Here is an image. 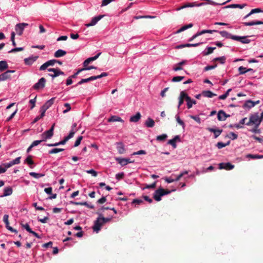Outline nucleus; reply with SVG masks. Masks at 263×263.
<instances>
[{
	"instance_id": "1",
	"label": "nucleus",
	"mask_w": 263,
	"mask_h": 263,
	"mask_svg": "<svg viewBox=\"0 0 263 263\" xmlns=\"http://www.w3.org/2000/svg\"><path fill=\"white\" fill-rule=\"evenodd\" d=\"M171 191L164 190L162 188H159L155 191L153 197L157 201H160L161 200V197L165 195L169 194L171 193Z\"/></svg>"
},
{
	"instance_id": "2",
	"label": "nucleus",
	"mask_w": 263,
	"mask_h": 263,
	"mask_svg": "<svg viewBox=\"0 0 263 263\" xmlns=\"http://www.w3.org/2000/svg\"><path fill=\"white\" fill-rule=\"evenodd\" d=\"M261 121L259 119V116L257 113L252 114L250 116L249 121L246 123L247 125H250L251 124L257 125L259 126Z\"/></svg>"
},
{
	"instance_id": "3",
	"label": "nucleus",
	"mask_w": 263,
	"mask_h": 263,
	"mask_svg": "<svg viewBox=\"0 0 263 263\" xmlns=\"http://www.w3.org/2000/svg\"><path fill=\"white\" fill-rule=\"evenodd\" d=\"M54 126L55 123L52 125L49 130L45 131L42 134L41 136L43 141H46L47 139H50L53 136Z\"/></svg>"
},
{
	"instance_id": "4",
	"label": "nucleus",
	"mask_w": 263,
	"mask_h": 263,
	"mask_svg": "<svg viewBox=\"0 0 263 263\" xmlns=\"http://www.w3.org/2000/svg\"><path fill=\"white\" fill-rule=\"evenodd\" d=\"M46 80L44 78H41L39 81L36 83L33 86L32 88L34 90H39L43 88L45 86Z\"/></svg>"
},
{
	"instance_id": "5",
	"label": "nucleus",
	"mask_w": 263,
	"mask_h": 263,
	"mask_svg": "<svg viewBox=\"0 0 263 263\" xmlns=\"http://www.w3.org/2000/svg\"><path fill=\"white\" fill-rule=\"evenodd\" d=\"M28 26V24L25 23H18L15 25V30L18 35H22L25 27Z\"/></svg>"
},
{
	"instance_id": "6",
	"label": "nucleus",
	"mask_w": 263,
	"mask_h": 263,
	"mask_svg": "<svg viewBox=\"0 0 263 263\" xmlns=\"http://www.w3.org/2000/svg\"><path fill=\"white\" fill-rule=\"evenodd\" d=\"M14 70H8L0 74V82L10 79L11 73H14Z\"/></svg>"
},
{
	"instance_id": "7",
	"label": "nucleus",
	"mask_w": 263,
	"mask_h": 263,
	"mask_svg": "<svg viewBox=\"0 0 263 263\" xmlns=\"http://www.w3.org/2000/svg\"><path fill=\"white\" fill-rule=\"evenodd\" d=\"M57 63V60L52 59L47 61L40 67V70L43 71L46 69L49 66H53Z\"/></svg>"
},
{
	"instance_id": "8",
	"label": "nucleus",
	"mask_w": 263,
	"mask_h": 263,
	"mask_svg": "<svg viewBox=\"0 0 263 263\" xmlns=\"http://www.w3.org/2000/svg\"><path fill=\"white\" fill-rule=\"evenodd\" d=\"M48 71L50 72H53V74H49V75L52 78H54L60 75H64V73L59 69L56 68H49Z\"/></svg>"
},
{
	"instance_id": "9",
	"label": "nucleus",
	"mask_w": 263,
	"mask_h": 263,
	"mask_svg": "<svg viewBox=\"0 0 263 263\" xmlns=\"http://www.w3.org/2000/svg\"><path fill=\"white\" fill-rule=\"evenodd\" d=\"M104 16V15H99L95 16L92 18L90 23L85 24V26L87 27L95 26Z\"/></svg>"
},
{
	"instance_id": "10",
	"label": "nucleus",
	"mask_w": 263,
	"mask_h": 263,
	"mask_svg": "<svg viewBox=\"0 0 263 263\" xmlns=\"http://www.w3.org/2000/svg\"><path fill=\"white\" fill-rule=\"evenodd\" d=\"M219 169L222 170L224 169L226 170H231L234 168V165L230 163H220L218 164Z\"/></svg>"
},
{
	"instance_id": "11",
	"label": "nucleus",
	"mask_w": 263,
	"mask_h": 263,
	"mask_svg": "<svg viewBox=\"0 0 263 263\" xmlns=\"http://www.w3.org/2000/svg\"><path fill=\"white\" fill-rule=\"evenodd\" d=\"M103 224L102 223L100 217H98L97 219L95 221L94 226L92 228L93 231L96 232H98L100 230L101 227Z\"/></svg>"
},
{
	"instance_id": "12",
	"label": "nucleus",
	"mask_w": 263,
	"mask_h": 263,
	"mask_svg": "<svg viewBox=\"0 0 263 263\" xmlns=\"http://www.w3.org/2000/svg\"><path fill=\"white\" fill-rule=\"evenodd\" d=\"M247 36H239L235 35V37H233V40L241 42L242 44H248L250 42V40L247 39Z\"/></svg>"
},
{
	"instance_id": "13",
	"label": "nucleus",
	"mask_w": 263,
	"mask_h": 263,
	"mask_svg": "<svg viewBox=\"0 0 263 263\" xmlns=\"http://www.w3.org/2000/svg\"><path fill=\"white\" fill-rule=\"evenodd\" d=\"M186 97L187 93L185 91H182L180 92V96L179 97L178 108H179L180 106L183 103L184 100L186 101Z\"/></svg>"
},
{
	"instance_id": "14",
	"label": "nucleus",
	"mask_w": 263,
	"mask_h": 263,
	"mask_svg": "<svg viewBox=\"0 0 263 263\" xmlns=\"http://www.w3.org/2000/svg\"><path fill=\"white\" fill-rule=\"evenodd\" d=\"M101 54V52H99V53H98L97 55H96L95 56H94V57H90V58H89L87 59H86V60L83 62V66H84V67H86V66H87L88 65V64H89L90 62H92V61H95V60H97V59L99 58V57L100 55V54Z\"/></svg>"
},
{
	"instance_id": "15",
	"label": "nucleus",
	"mask_w": 263,
	"mask_h": 263,
	"mask_svg": "<svg viewBox=\"0 0 263 263\" xmlns=\"http://www.w3.org/2000/svg\"><path fill=\"white\" fill-rule=\"evenodd\" d=\"M116 145H117L118 152L120 154H123L125 153V146L122 142H117Z\"/></svg>"
},
{
	"instance_id": "16",
	"label": "nucleus",
	"mask_w": 263,
	"mask_h": 263,
	"mask_svg": "<svg viewBox=\"0 0 263 263\" xmlns=\"http://www.w3.org/2000/svg\"><path fill=\"white\" fill-rule=\"evenodd\" d=\"M38 56H35L26 58L24 59V63L26 65H31L38 59Z\"/></svg>"
},
{
	"instance_id": "17",
	"label": "nucleus",
	"mask_w": 263,
	"mask_h": 263,
	"mask_svg": "<svg viewBox=\"0 0 263 263\" xmlns=\"http://www.w3.org/2000/svg\"><path fill=\"white\" fill-rule=\"evenodd\" d=\"M116 160L118 162V163L120 164L122 166H124L129 163H132L133 162L130 161L129 159L126 158H117Z\"/></svg>"
},
{
	"instance_id": "18",
	"label": "nucleus",
	"mask_w": 263,
	"mask_h": 263,
	"mask_svg": "<svg viewBox=\"0 0 263 263\" xmlns=\"http://www.w3.org/2000/svg\"><path fill=\"white\" fill-rule=\"evenodd\" d=\"M73 137V132L72 131V132H70L68 135L65 137L63 140L59 142V144H60V145H64L66 143L67 141L72 138Z\"/></svg>"
},
{
	"instance_id": "19",
	"label": "nucleus",
	"mask_w": 263,
	"mask_h": 263,
	"mask_svg": "<svg viewBox=\"0 0 263 263\" xmlns=\"http://www.w3.org/2000/svg\"><path fill=\"white\" fill-rule=\"evenodd\" d=\"M243 24L246 26H251L256 25L263 24V22L260 21H254L249 22H243Z\"/></svg>"
},
{
	"instance_id": "20",
	"label": "nucleus",
	"mask_w": 263,
	"mask_h": 263,
	"mask_svg": "<svg viewBox=\"0 0 263 263\" xmlns=\"http://www.w3.org/2000/svg\"><path fill=\"white\" fill-rule=\"evenodd\" d=\"M187 106L189 109L192 107L193 104H196L195 100H192L190 97L187 95L186 97Z\"/></svg>"
},
{
	"instance_id": "21",
	"label": "nucleus",
	"mask_w": 263,
	"mask_h": 263,
	"mask_svg": "<svg viewBox=\"0 0 263 263\" xmlns=\"http://www.w3.org/2000/svg\"><path fill=\"white\" fill-rule=\"evenodd\" d=\"M141 117V114L138 112L135 115L130 117L129 121L131 122H137L140 119Z\"/></svg>"
},
{
	"instance_id": "22",
	"label": "nucleus",
	"mask_w": 263,
	"mask_h": 263,
	"mask_svg": "<svg viewBox=\"0 0 263 263\" xmlns=\"http://www.w3.org/2000/svg\"><path fill=\"white\" fill-rule=\"evenodd\" d=\"M219 33L222 37H224L227 39H231L233 40V37L235 36V35H232L226 31H219Z\"/></svg>"
},
{
	"instance_id": "23",
	"label": "nucleus",
	"mask_w": 263,
	"mask_h": 263,
	"mask_svg": "<svg viewBox=\"0 0 263 263\" xmlns=\"http://www.w3.org/2000/svg\"><path fill=\"white\" fill-rule=\"evenodd\" d=\"M71 203L74 205H85L88 207V208L90 209H94V206L93 205H89L88 203H87V202H73L71 201Z\"/></svg>"
},
{
	"instance_id": "24",
	"label": "nucleus",
	"mask_w": 263,
	"mask_h": 263,
	"mask_svg": "<svg viewBox=\"0 0 263 263\" xmlns=\"http://www.w3.org/2000/svg\"><path fill=\"white\" fill-rule=\"evenodd\" d=\"M208 130L214 134L215 138H217L222 132V129H215L212 128H208Z\"/></svg>"
},
{
	"instance_id": "25",
	"label": "nucleus",
	"mask_w": 263,
	"mask_h": 263,
	"mask_svg": "<svg viewBox=\"0 0 263 263\" xmlns=\"http://www.w3.org/2000/svg\"><path fill=\"white\" fill-rule=\"evenodd\" d=\"M12 193V187L9 186L4 189V194L1 196V197H3L5 196H7L11 195Z\"/></svg>"
},
{
	"instance_id": "26",
	"label": "nucleus",
	"mask_w": 263,
	"mask_h": 263,
	"mask_svg": "<svg viewBox=\"0 0 263 263\" xmlns=\"http://www.w3.org/2000/svg\"><path fill=\"white\" fill-rule=\"evenodd\" d=\"M193 26V24L192 23H190V24L186 25H184L183 26L181 27L179 29L177 30L175 32V33L176 34L179 33L181 32L182 31H183L189 28H192Z\"/></svg>"
},
{
	"instance_id": "27",
	"label": "nucleus",
	"mask_w": 263,
	"mask_h": 263,
	"mask_svg": "<svg viewBox=\"0 0 263 263\" xmlns=\"http://www.w3.org/2000/svg\"><path fill=\"white\" fill-rule=\"evenodd\" d=\"M203 96L207 98H212L216 96V94L214 93L210 90H204L202 92Z\"/></svg>"
},
{
	"instance_id": "28",
	"label": "nucleus",
	"mask_w": 263,
	"mask_h": 263,
	"mask_svg": "<svg viewBox=\"0 0 263 263\" xmlns=\"http://www.w3.org/2000/svg\"><path fill=\"white\" fill-rule=\"evenodd\" d=\"M179 136H176L173 139L170 140L168 141V144L171 145L174 148L176 147V142L177 140H179Z\"/></svg>"
},
{
	"instance_id": "29",
	"label": "nucleus",
	"mask_w": 263,
	"mask_h": 263,
	"mask_svg": "<svg viewBox=\"0 0 263 263\" xmlns=\"http://www.w3.org/2000/svg\"><path fill=\"white\" fill-rule=\"evenodd\" d=\"M259 12H263V10H261L260 8H255V9H252L251 11L243 17V19L247 18L249 16H250L251 15H252L254 13H259Z\"/></svg>"
},
{
	"instance_id": "30",
	"label": "nucleus",
	"mask_w": 263,
	"mask_h": 263,
	"mask_svg": "<svg viewBox=\"0 0 263 263\" xmlns=\"http://www.w3.org/2000/svg\"><path fill=\"white\" fill-rule=\"evenodd\" d=\"M8 68V65L6 61H0V71L2 72L6 70Z\"/></svg>"
},
{
	"instance_id": "31",
	"label": "nucleus",
	"mask_w": 263,
	"mask_h": 263,
	"mask_svg": "<svg viewBox=\"0 0 263 263\" xmlns=\"http://www.w3.org/2000/svg\"><path fill=\"white\" fill-rule=\"evenodd\" d=\"M186 63V61L184 60L181 61V62L175 65L173 68V70L174 71H178L182 69L181 66L184 65Z\"/></svg>"
},
{
	"instance_id": "32",
	"label": "nucleus",
	"mask_w": 263,
	"mask_h": 263,
	"mask_svg": "<svg viewBox=\"0 0 263 263\" xmlns=\"http://www.w3.org/2000/svg\"><path fill=\"white\" fill-rule=\"evenodd\" d=\"M66 54V52L62 49H59L55 52L54 56L55 58H60L65 55Z\"/></svg>"
},
{
	"instance_id": "33",
	"label": "nucleus",
	"mask_w": 263,
	"mask_h": 263,
	"mask_svg": "<svg viewBox=\"0 0 263 263\" xmlns=\"http://www.w3.org/2000/svg\"><path fill=\"white\" fill-rule=\"evenodd\" d=\"M145 125L147 127H153L155 125V121L151 118H148L145 121Z\"/></svg>"
},
{
	"instance_id": "34",
	"label": "nucleus",
	"mask_w": 263,
	"mask_h": 263,
	"mask_svg": "<svg viewBox=\"0 0 263 263\" xmlns=\"http://www.w3.org/2000/svg\"><path fill=\"white\" fill-rule=\"evenodd\" d=\"M116 121H119L121 122H124V121L120 117L116 116H112L108 119V122H109Z\"/></svg>"
},
{
	"instance_id": "35",
	"label": "nucleus",
	"mask_w": 263,
	"mask_h": 263,
	"mask_svg": "<svg viewBox=\"0 0 263 263\" xmlns=\"http://www.w3.org/2000/svg\"><path fill=\"white\" fill-rule=\"evenodd\" d=\"M95 80L94 76H91L88 78L87 79H82L81 81H80L77 85H81L84 83L89 82L91 81Z\"/></svg>"
},
{
	"instance_id": "36",
	"label": "nucleus",
	"mask_w": 263,
	"mask_h": 263,
	"mask_svg": "<svg viewBox=\"0 0 263 263\" xmlns=\"http://www.w3.org/2000/svg\"><path fill=\"white\" fill-rule=\"evenodd\" d=\"M25 163H27L28 165H30V168H32L33 166L32 165L34 164L33 161L32 160V157L31 156L29 155L28 156L26 159L25 160Z\"/></svg>"
},
{
	"instance_id": "37",
	"label": "nucleus",
	"mask_w": 263,
	"mask_h": 263,
	"mask_svg": "<svg viewBox=\"0 0 263 263\" xmlns=\"http://www.w3.org/2000/svg\"><path fill=\"white\" fill-rule=\"evenodd\" d=\"M254 106V104L253 103V101L251 100L247 101L245 104H243V107H248L249 108L253 107Z\"/></svg>"
},
{
	"instance_id": "38",
	"label": "nucleus",
	"mask_w": 263,
	"mask_h": 263,
	"mask_svg": "<svg viewBox=\"0 0 263 263\" xmlns=\"http://www.w3.org/2000/svg\"><path fill=\"white\" fill-rule=\"evenodd\" d=\"M55 98H52L47 101L44 105L48 109L54 103Z\"/></svg>"
},
{
	"instance_id": "39",
	"label": "nucleus",
	"mask_w": 263,
	"mask_h": 263,
	"mask_svg": "<svg viewBox=\"0 0 263 263\" xmlns=\"http://www.w3.org/2000/svg\"><path fill=\"white\" fill-rule=\"evenodd\" d=\"M224 111L220 110L217 114V119L219 121H224L225 118L223 117Z\"/></svg>"
},
{
	"instance_id": "40",
	"label": "nucleus",
	"mask_w": 263,
	"mask_h": 263,
	"mask_svg": "<svg viewBox=\"0 0 263 263\" xmlns=\"http://www.w3.org/2000/svg\"><path fill=\"white\" fill-rule=\"evenodd\" d=\"M64 149L63 148H54L49 151V154H57L59 152L63 151Z\"/></svg>"
},
{
	"instance_id": "41",
	"label": "nucleus",
	"mask_w": 263,
	"mask_h": 263,
	"mask_svg": "<svg viewBox=\"0 0 263 263\" xmlns=\"http://www.w3.org/2000/svg\"><path fill=\"white\" fill-rule=\"evenodd\" d=\"M230 143V141H228L227 143H224L223 142H219L217 143L216 144V146L217 147H218V148L219 149H221L227 145H229Z\"/></svg>"
},
{
	"instance_id": "42",
	"label": "nucleus",
	"mask_w": 263,
	"mask_h": 263,
	"mask_svg": "<svg viewBox=\"0 0 263 263\" xmlns=\"http://www.w3.org/2000/svg\"><path fill=\"white\" fill-rule=\"evenodd\" d=\"M175 118H176V120L177 123L179 125H180L182 127V128L184 129L185 128V124H184V122L180 119V118L178 115H176Z\"/></svg>"
},
{
	"instance_id": "43",
	"label": "nucleus",
	"mask_w": 263,
	"mask_h": 263,
	"mask_svg": "<svg viewBox=\"0 0 263 263\" xmlns=\"http://www.w3.org/2000/svg\"><path fill=\"white\" fill-rule=\"evenodd\" d=\"M216 49V47H208L206 48L207 51L205 53H204V55H208L212 53H213V51Z\"/></svg>"
},
{
	"instance_id": "44",
	"label": "nucleus",
	"mask_w": 263,
	"mask_h": 263,
	"mask_svg": "<svg viewBox=\"0 0 263 263\" xmlns=\"http://www.w3.org/2000/svg\"><path fill=\"white\" fill-rule=\"evenodd\" d=\"M29 175L35 178H39L44 176V174L36 173L35 172H30Z\"/></svg>"
},
{
	"instance_id": "45",
	"label": "nucleus",
	"mask_w": 263,
	"mask_h": 263,
	"mask_svg": "<svg viewBox=\"0 0 263 263\" xmlns=\"http://www.w3.org/2000/svg\"><path fill=\"white\" fill-rule=\"evenodd\" d=\"M226 58L225 57H221L215 58L213 61L214 62L219 61L221 64H224L225 63Z\"/></svg>"
},
{
	"instance_id": "46",
	"label": "nucleus",
	"mask_w": 263,
	"mask_h": 263,
	"mask_svg": "<svg viewBox=\"0 0 263 263\" xmlns=\"http://www.w3.org/2000/svg\"><path fill=\"white\" fill-rule=\"evenodd\" d=\"M184 79V77L183 76H176L173 78L172 81L173 82H180Z\"/></svg>"
},
{
	"instance_id": "47",
	"label": "nucleus",
	"mask_w": 263,
	"mask_h": 263,
	"mask_svg": "<svg viewBox=\"0 0 263 263\" xmlns=\"http://www.w3.org/2000/svg\"><path fill=\"white\" fill-rule=\"evenodd\" d=\"M247 157L252 159H261L263 158V155L248 154Z\"/></svg>"
},
{
	"instance_id": "48",
	"label": "nucleus",
	"mask_w": 263,
	"mask_h": 263,
	"mask_svg": "<svg viewBox=\"0 0 263 263\" xmlns=\"http://www.w3.org/2000/svg\"><path fill=\"white\" fill-rule=\"evenodd\" d=\"M167 137V136L166 134H162L161 135L158 136L156 140L157 141H163L166 139Z\"/></svg>"
},
{
	"instance_id": "49",
	"label": "nucleus",
	"mask_w": 263,
	"mask_h": 263,
	"mask_svg": "<svg viewBox=\"0 0 263 263\" xmlns=\"http://www.w3.org/2000/svg\"><path fill=\"white\" fill-rule=\"evenodd\" d=\"M227 137L230 139L235 140L237 138L238 135L233 132H231L227 135Z\"/></svg>"
},
{
	"instance_id": "50",
	"label": "nucleus",
	"mask_w": 263,
	"mask_h": 263,
	"mask_svg": "<svg viewBox=\"0 0 263 263\" xmlns=\"http://www.w3.org/2000/svg\"><path fill=\"white\" fill-rule=\"evenodd\" d=\"M83 139V136H79L78 139H77V140L76 141L75 143H74V147H77L78 146L80 143H81V140Z\"/></svg>"
},
{
	"instance_id": "51",
	"label": "nucleus",
	"mask_w": 263,
	"mask_h": 263,
	"mask_svg": "<svg viewBox=\"0 0 263 263\" xmlns=\"http://www.w3.org/2000/svg\"><path fill=\"white\" fill-rule=\"evenodd\" d=\"M114 1L115 0H102L101 6L104 7L107 6L109 3H111L112 2H114Z\"/></svg>"
},
{
	"instance_id": "52",
	"label": "nucleus",
	"mask_w": 263,
	"mask_h": 263,
	"mask_svg": "<svg viewBox=\"0 0 263 263\" xmlns=\"http://www.w3.org/2000/svg\"><path fill=\"white\" fill-rule=\"evenodd\" d=\"M246 6V4L243 5H240V4H232L230 6H229L231 8H239L240 9H242L245 7V6Z\"/></svg>"
},
{
	"instance_id": "53",
	"label": "nucleus",
	"mask_w": 263,
	"mask_h": 263,
	"mask_svg": "<svg viewBox=\"0 0 263 263\" xmlns=\"http://www.w3.org/2000/svg\"><path fill=\"white\" fill-rule=\"evenodd\" d=\"M218 32V31H217L216 30H203L201 31H200L201 35H202L204 33H212L213 32Z\"/></svg>"
},
{
	"instance_id": "54",
	"label": "nucleus",
	"mask_w": 263,
	"mask_h": 263,
	"mask_svg": "<svg viewBox=\"0 0 263 263\" xmlns=\"http://www.w3.org/2000/svg\"><path fill=\"white\" fill-rule=\"evenodd\" d=\"M202 43H198L195 44H185V47H197L201 45Z\"/></svg>"
},
{
	"instance_id": "55",
	"label": "nucleus",
	"mask_w": 263,
	"mask_h": 263,
	"mask_svg": "<svg viewBox=\"0 0 263 263\" xmlns=\"http://www.w3.org/2000/svg\"><path fill=\"white\" fill-rule=\"evenodd\" d=\"M23 50H24V48H23V47H17V48H15L11 49L10 51H9V53H13V52H16L17 51H23Z\"/></svg>"
},
{
	"instance_id": "56",
	"label": "nucleus",
	"mask_w": 263,
	"mask_h": 263,
	"mask_svg": "<svg viewBox=\"0 0 263 263\" xmlns=\"http://www.w3.org/2000/svg\"><path fill=\"white\" fill-rule=\"evenodd\" d=\"M246 70V68L243 67V66H240L238 68V71L239 72V74H245L247 72V71Z\"/></svg>"
},
{
	"instance_id": "57",
	"label": "nucleus",
	"mask_w": 263,
	"mask_h": 263,
	"mask_svg": "<svg viewBox=\"0 0 263 263\" xmlns=\"http://www.w3.org/2000/svg\"><path fill=\"white\" fill-rule=\"evenodd\" d=\"M190 117L196 121L198 123L200 124L201 123V119L197 116L190 115Z\"/></svg>"
},
{
	"instance_id": "58",
	"label": "nucleus",
	"mask_w": 263,
	"mask_h": 263,
	"mask_svg": "<svg viewBox=\"0 0 263 263\" xmlns=\"http://www.w3.org/2000/svg\"><path fill=\"white\" fill-rule=\"evenodd\" d=\"M22 227L25 229L29 233L31 231V229L30 228V227L28 223L23 224L21 223Z\"/></svg>"
},
{
	"instance_id": "59",
	"label": "nucleus",
	"mask_w": 263,
	"mask_h": 263,
	"mask_svg": "<svg viewBox=\"0 0 263 263\" xmlns=\"http://www.w3.org/2000/svg\"><path fill=\"white\" fill-rule=\"evenodd\" d=\"M64 105L65 107H66V109L63 110V112L64 114H65V113L67 112L68 111H69L71 109V107H70V105L68 103H65Z\"/></svg>"
},
{
	"instance_id": "60",
	"label": "nucleus",
	"mask_w": 263,
	"mask_h": 263,
	"mask_svg": "<svg viewBox=\"0 0 263 263\" xmlns=\"http://www.w3.org/2000/svg\"><path fill=\"white\" fill-rule=\"evenodd\" d=\"M101 220L102 221V223L103 224L106 222H108L111 220V218H104L103 217H100Z\"/></svg>"
},
{
	"instance_id": "61",
	"label": "nucleus",
	"mask_w": 263,
	"mask_h": 263,
	"mask_svg": "<svg viewBox=\"0 0 263 263\" xmlns=\"http://www.w3.org/2000/svg\"><path fill=\"white\" fill-rule=\"evenodd\" d=\"M217 67V64H215L214 65H209L204 67V71H208L213 69H214Z\"/></svg>"
},
{
	"instance_id": "62",
	"label": "nucleus",
	"mask_w": 263,
	"mask_h": 263,
	"mask_svg": "<svg viewBox=\"0 0 263 263\" xmlns=\"http://www.w3.org/2000/svg\"><path fill=\"white\" fill-rule=\"evenodd\" d=\"M259 126H257V125H255L254 127L251 129L250 131L252 133H260V129H258Z\"/></svg>"
},
{
	"instance_id": "63",
	"label": "nucleus",
	"mask_w": 263,
	"mask_h": 263,
	"mask_svg": "<svg viewBox=\"0 0 263 263\" xmlns=\"http://www.w3.org/2000/svg\"><path fill=\"white\" fill-rule=\"evenodd\" d=\"M173 175H172L170 177L166 178L165 179V181L168 183H170L175 181V180H174V178H173Z\"/></svg>"
},
{
	"instance_id": "64",
	"label": "nucleus",
	"mask_w": 263,
	"mask_h": 263,
	"mask_svg": "<svg viewBox=\"0 0 263 263\" xmlns=\"http://www.w3.org/2000/svg\"><path fill=\"white\" fill-rule=\"evenodd\" d=\"M124 173H118L116 175V179H117L118 180L123 179L124 178Z\"/></svg>"
}]
</instances>
